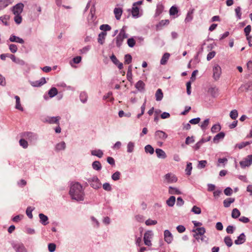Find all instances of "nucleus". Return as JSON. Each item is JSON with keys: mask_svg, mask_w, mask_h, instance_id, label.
<instances>
[{"mask_svg": "<svg viewBox=\"0 0 252 252\" xmlns=\"http://www.w3.org/2000/svg\"><path fill=\"white\" fill-rule=\"evenodd\" d=\"M192 211L196 214H199L201 213V209L199 207L194 206L192 208Z\"/></svg>", "mask_w": 252, "mask_h": 252, "instance_id": "nucleus-62", "label": "nucleus"}, {"mask_svg": "<svg viewBox=\"0 0 252 252\" xmlns=\"http://www.w3.org/2000/svg\"><path fill=\"white\" fill-rule=\"evenodd\" d=\"M32 210L31 208V207H28L26 210L27 215L28 216V217L30 219L32 218Z\"/></svg>", "mask_w": 252, "mask_h": 252, "instance_id": "nucleus-60", "label": "nucleus"}, {"mask_svg": "<svg viewBox=\"0 0 252 252\" xmlns=\"http://www.w3.org/2000/svg\"><path fill=\"white\" fill-rule=\"evenodd\" d=\"M120 173L118 171L115 172L112 176V178L114 181L118 180L120 179Z\"/></svg>", "mask_w": 252, "mask_h": 252, "instance_id": "nucleus-56", "label": "nucleus"}, {"mask_svg": "<svg viewBox=\"0 0 252 252\" xmlns=\"http://www.w3.org/2000/svg\"><path fill=\"white\" fill-rule=\"evenodd\" d=\"M9 20V16L8 15H3L0 17V20L4 25H8V21Z\"/></svg>", "mask_w": 252, "mask_h": 252, "instance_id": "nucleus-37", "label": "nucleus"}, {"mask_svg": "<svg viewBox=\"0 0 252 252\" xmlns=\"http://www.w3.org/2000/svg\"><path fill=\"white\" fill-rule=\"evenodd\" d=\"M170 54L168 53H165L163 54V55L162 57V58L160 60V64L162 65H165L166 64L168 60L169 59L170 57Z\"/></svg>", "mask_w": 252, "mask_h": 252, "instance_id": "nucleus-26", "label": "nucleus"}, {"mask_svg": "<svg viewBox=\"0 0 252 252\" xmlns=\"http://www.w3.org/2000/svg\"><path fill=\"white\" fill-rule=\"evenodd\" d=\"M12 3V0H0V10L5 8Z\"/></svg>", "mask_w": 252, "mask_h": 252, "instance_id": "nucleus-18", "label": "nucleus"}, {"mask_svg": "<svg viewBox=\"0 0 252 252\" xmlns=\"http://www.w3.org/2000/svg\"><path fill=\"white\" fill-rule=\"evenodd\" d=\"M66 145L64 142L62 141L60 143H58L55 147V149L57 151L63 150L65 148Z\"/></svg>", "mask_w": 252, "mask_h": 252, "instance_id": "nucleus-31", "label": "nucleus"}, {"mask_svg": "<svg viewBox=\"0 0 252 252\" xmlns=\"http://www.w3.org/2000/svg\"><path fill=\"white\" fill-rule=\"evenodd\" d=\"M230 117L233 120H235L238 117V112L236 110H233L230 113Z\"/></svg>", "mask_w": 252, "mask_h": 252, "instance_id": "nucleus-49", "label": "nucleus"}, {"mask_svg": "<svg viewBox=\"0 0 252 252\" xmlns=\"http://www.w3.org/2000/svg\"><path fill=\"white\" fill-rule=\"evenodd\" d=\"M232 189L230 188H226L224 190V193L226 195H230L232 193Z\"/></svg>", "mask_w": 252, "mask_h": 252, "instance_id": "nucleus-64", "label": "nucleus"}, {"mask_svg": "<svg viewBox=\"0 0 252 252\" xmlns=\"http://www.w3.org/2000/svg\"><path fill=\"white\" fill-rule=\"evenodd\" d=\"M145 151L146 153L153 154L154 153V149L150 145H147L145 147Z\"/></svg>", "mask_w": 252, "mask_h": 252, "instance_id": "nucleus-39", "label": "nucleus"}, {"mask_svg": "<svg viewBox=\"0 0 252 252\" xmlns=\"http://www.w3.org/2000/svg\"><path fill=\"white\" fill-rule=\"evenodd\" d=\"M252 164V155H248L240 162V165L242 168L250 166Z\"/></svg>", "mask_w": 252, "mask_h": 252, "instance_id": "nucleus-5", "label": "nucleus"}, {"mask_svg": "<svg viewBox=\"0 0 252 252\" xmlns=\"http://www.w3.org/2000/svg\"><path fill=\"white\" fill-rule=\"evenodd\" d=\"M156 153L157 154V157L159 158L164 159L167 157L165 152L161 149H156Z\"/></svg>", "mask_w": 252, "mask_h": 252, "instance_id": "nucleus-24", "label": "nucleus"}, {"mask_svg": "<svg viewBox=\"0 0 252 252\" xmlns=\"http://www.w3.org/2000/svg\"><path fill=\"white\" fill-rule=\"evenodd\" d=\"M46 83L44 77L41 78L39 80L31 82V84L33 87H40Z\"/></svg>", "mask_w": 252, "mask_h": 252, "instance_id": "nucleus-14", "label": "nucleus"}, {"mask_svg": "<svg viewBox=\"0 0 252 252\" xmlns=\"http://www.w3.org/2000/svg\"><path fill=\"white\" fill-rule=\"evenodd\" d=\"M221 129V126L219 124H216L213 126L211 128V131L213 133H216L219 131Z\"/></svg>", "mask_w": 252, "mask_h": 252, "instance_id": "nucleus-45", "label": "nucleus"}, {"mask_svg": "<svg viewBox=\"0 0 252 252\" xmlns=\"http://www.w3.org/2000/svg\"><path fill=\"white\" fill-rule=\"evenodd\" d=\"M209 119H206L201 125V127L202 129H205L209 125Z\"/></svg>", "mask_w": 252, "mask_h": 252, "instance_id": "nucleus-57", "label": "nucleus"}, {"mask_svg": "<svg viewBox=\"0 0 252 252\" xmlns=\"http://www.w3.org/2000/svg\"><path fill=\"white\" fill-rule=\"evenodd\" d=\"M100 29L103 32H106L111 30V27L107 24H103L100 26Z\"/></svg>", "mask_w": 252, "mask_h": 252, "instance_id": "nucleus-41", "label": "nucleus"}, {"mask_svg": "<svg viewBox=\"0 0 252 252\" xmlns=\"http://www.w3.org/2000/svg\"><path fill=\"white\" fill-rule=\"evenodd\" d=\"M20 145L24 148H27L28 146V142L24 139H21L19 141Z\"/></svg>", "mask_w": 252, "mask_h": 252, "instance_id": "nucleus-54", "label": "nucleus"}, {"mask_svg": "<svg viewBox=\"0 0 252 252\" xmlns=\"http://www.w3.org/2000/svg\"><path fill=\"white\" fill-rule=\"evenodd\" d=\"M80 98L81 101L82 102H83V103L86 102L87 101V98H88L87 94L84 92L81 93L80 94Z\"/></svg>", "mask_w": 252, "mask_h": 252, "instance_id": "nucleus-48", "label": "nucleus"}, {"mask_svg": "<svg viewBox=\"0 0 252 252\" xmlns=\"http://www.w3.org/2000/svg\"><path fill=\"white\" fill-rule=\"evenodd\" d=\"M135 88L140 92H143L145 90V84L141 80L138 81L135 85Z\"/></svg>", "mask_w": 252, "mask_h": 252, "instance_id": "nucleus-22", "label": "nucleus"}, {"mask_svg": "<svg viewBox=\"0 0 252 252\" xmlns=\"http://www.w3.org/2000/svg\"><path fill=\"white\" fill-rule=\"evenodd\" d=\"M127 43L129 47H133L136 43V41L133 37L129 38L127 40Z\"/></svg>", "mask_w": 252, "mask_h": 252, "instance_id": "nucleus-44", "label": "nucleus"}, {"mask_svg": "<svg viewBox=\"0 0 252 252\" xmlns=\"http://www.w3.org/2000/svg\"><path fill=\"white\" fill-rule=\"evenodd\" d=\"M153 236V233L152 231H146L144 235V244L146 246H152L151 239Z\"/></svg>", "mask_w": 252, "mask_h": 252, "instance_id": "nucleus-9", "label": "nucleus"}, {"mask_svg": "<svg viewBox=\"0 0 252 252\" xmlns=\"http://www.w3.org/2000/svg\"><path fill=\"white\" fill-rule=\"evenodd\" d=\"M56 245L54 243H50L48 245V250L50 252H53L56 249Z\"/></svg>", "mask_w": 252, "mask_h": 252, "instance_id": "nucleus-59", "label": "nucleus"}, {"mask_svg": "<svg viewBox=\"0 0 252 252\" xmlns=\"http://www.w3.org/2000/svg\"><path fill=\"white\" fill-rule=\"evenodd\" d=\"M134 147V144L132 142H129L127 144V152L131 153L133 152Z\"/></svg>", "mask_w": 252, "mask_h": 252, "instance_id": "nucleus-51", "label": "nucleus"}, {"mask_svg": "<svg viewBox=\"0 0 252 252\" xmlns=\"http://www.w3.org/2000/svg\"><path fill=\"white\" fill-rule=\"evenodd\" d=\"M216 55V53L215 51H212L211 52H210L208 54L207 56V59L208 61H210L212 58H213Z\"/></svg>", "mask_w": 252, "mask_h": 252, "instance_id": "nucleus-63", "label": "nucleus"}, {"mask_svg": "<svg viewBox=\"0 0 252 252\" xmlns=\"http://www.w3.org/2000/svg\"><path fill=\"white\" fill-rule=\"evenodd\" d=\"M175 201V197L174 196H171L166 201V203L169 206L172 207L174 205Z\"/></svg>", "mask_w": 252, "mask_h": 252, "instance_id": "nucleus-35", "label": "nucleus"}, {"mask_svg": "<svg viewBox=\"0 0 252 252\" xmlns=\"http://www.w3.org/2000/svg\"><path fill=\"white\" fill-rule=\"evenodd\" d=\"M128 37L124 29H122L118 35L115 38L116 44L118 47H121L124 40Z\"/></svg>", "mask_w": 252, "mask_h": 252, "instance_id": "nucleus-4", "label": "nucleus"}, {"mask_svg": "<svg viewBox=\"0 0 252 252\" xmlns=\"http://www.w3.org/2000/svg\"><path fill=\"white\" fill-rule=\"evenodd\" d=\"M24 5L22 3H19L14 6L12 8V11L13 14L15 15L14 20L17 24H20L22 21V17L21 13L23 11Z\"/></svg>", "mask_w": 252, "mask_h": 252, "instance_id": "nucleus-2", "label": "nucleus"}, {"mask_svg": "<svg viewBox=\"0 0 252 252\" xmlns=\"http://www.w3.org/2000/svg\"><path fill=\"white\" fill-rule=\"evenodd\" d=\"M169 193L170 194H181V191L176 188L170 187L169 188Z\"/></svg>", "mask_w": 252, "mask_h": 252, "instance_id": "nucleus-30", "label": "nucleus"}, {"mask_svg": "<svg viewBox=\"0 0 252 252\" xmlns=\"http://www.w3.org/2000/svg\"><path fill=\"white\" fill-rule=\"evenodd\" d=\"M178 12V9L177 7L174 6H172L169 10V13L171 16L177 14Z\"/></svg>", "mask_w": 252, "mask_h": 252, "instance_id": "nucleus-46", "label": "nucleus"}, {"mask_svg": "<svg viewBox=\"0 0 252 252\" xmlns=\"http://www.w3.org/2000/svg\"><path fill=\"white\" fill-rule=\"evenodd\" d=\"M106 35L107 33L106 32H100L98 36V42L99 44L102 45L104 43Z\"/></svg>", "mask_w": 252, "mask_h": 252, "instance_id": "nucleus-21", "label": "nucleus"}, {"mask_svg": "<svg viewBox=\"0 0 252 252\" xmlns=\"http://www.w3.org/2000/svg\"><path fill=\"white\" fill-rule=\"evenodd\" d=\"M251 143H252L251 141V142H249V141L242 142L240 143L236 144L235 145L234 148L235 149L241 150V149L245 148V147L250 145Z\"/></svg>", "mask_w": 252, "mask_h": 252, "instance_id": "nucleus-23", "label": "nucleus"}, {"mask_svg": "<svg viewBox=\"0 0 252 252\" xmlns=\"http://www.w3.org/2000/svg\"><path fill=\"white\" fill-rule=\"evenodd\" d=\"M235 201L234 198H228L223 201V206L227 208L230 206L231 204Z\"/></svg>", "mask_w": 252, "mask_h": 252, "instance_id": "nucleus-29", "label": "nucleus"}, {"mask_svg": "<svg viewBox=\"0 0 252 252\" xmlns=\"http://www.w3.org/2000/svg\"><path fill=\"white\" fill-rule=\"evenodd\" d=\"M232 217L234 219L238 218L240 215V212L237 209H234L232 212Z\"/></svg>", "mask_w": 252, "mask_h": 252, "instance_id": "nucleus-43", "label": "nucleus"}, {"mask_svg": "<svg viewBox=\"0 0 252 252\" xmlns=\"http://www.w3.org/2000/svg\"><path fill=\"white\" fill-rule=\"evenodd\" d=\"M164 240L168 243H171L173 240V237L170 232L167 230H165L164 232Z\"/></svg>", "mask_w": 252, "mask_h": 252, "instance_id": "nucleus-16", "label": "nucleus"}, {"mask_svg": "<svg viewBox=\"0 0 252 252\" xmlns=\"http://www.w3.org/2000/svg\"><path fill=\"white\" fill-rule=\"evenodd\" d=\"M9 41L13 42H17L21 44L24 43V40L18 36L14 35H11L9 39Z\"/></svg>", "mask_w": 252, "mask_h": 252, "instance_id": "nucleus-17", "label": "nucleus"}, {"mask_svg": "<svg viewBox=\"0 0 252 252\" xmlns=\"http://www.w3.org/2000/svg\"><path fill=\"white\" fill-rule=\"evenodd\" d=\"M246 241V236L244 233L241 234L235 240L234 243L236 245H240L244 243Z\"/></svg>", "mask_w": 252, "mask_h": 252, "instance_id": "nucleus-20", "label": "nucleus"}, {"mask_svg": "<svg viewBox=\"0 0 252 252\" xmlns=\"http://www.w3.org/2000/svg\"><path fill=\"white\" fill-rule=\"evenodd\" d=\"M156 138L161 140H165L167 137V134L161 130H158L155 133Z\"/></svg>", "mask_w": 252, "mask_h": 252, "instance_id": "nucleus-15", "label": "nucleus"}, {"mask_svg": "<svg viewBox=\"0 0 252 252\" xmlns=\"http://www.w3.org/2000/svg\"><path fill=\"white\" fill-rule=\"evenodd\" d=\"M103 188L107 191H110L112 189L109 183H106L103 185Z\"/></svg>", "mask_w": 252, "mask_h": 252, "instance_id": "nucleus-61", "label": "nucleus"}, {"mask_svg": "<svg viewBox=\"0 0 252 252\" xmlns=\"http://www.w3.org/2000/svg\"><path fill=\"white\" fill-rule=\"evenodd\" d=\"M164 6L161 3H158L157 5L155 16H158L163 11Z\"/></svg>", "mask_w": 252, "mask_h": 252, "instance_id": "nucleus-25", "label": "nucleus"}, {"mask_svg": "<svg viewBox=\"0 0 252 252\" xmlns=\"http://www.w3.org/2000/svg\"><path fill=\"white\" fill-rule=\"evenodd\" d=\"M163 95L162 90L160 89H158L155 94L156 100L157 101L161 100L163 98Z\"/></svg>", "mask_w": 252, "mask_h": 252, "instance_id": "nucleus-32", "label": "nucleus"}, {"mask_svg": "<svg viewBox=\"0 0 252 252\" xmlns=\"http://www.w3.org/2000/svg\"><path fill=\"white\" fill-rule=\"evenodd\" d=\"M192 164L190 162H189L187 163V167L186 168V174L188 175H190L191 174V170H192Z\"/></svg>", "mask_w": 252, "mask_h": 252, "instance_id": "nucleus-47", "label": "nucleus"}, {"mask_svg": "<svg viewBox=\"0 0 252 252\" xmlns=\"http://www.w3.org/2000/svg\"><path fill=\"white\" fill-rule=\"evenodd\" d=\"M194 224V227L192 230L193 232H194L193 236L196 239L198 240L200 236H202L205 233V230L204 228L200 227L202 225L200 222H195Z\"/></svg>", "mask_w": 252, "mask_h": 252, "instance_id": "nucleus-3", "label": "nucleus"}, {"mask_svg": "<svg viewBox=\"0 0 252 252\" xmlns=\"http://www.w3.org/2000/svg\"><path fill=\"white\" fill-rule=\"evenodd\" d=\"M15 98L16 99V106H15V108L17 109H18L20 111H23V108L20 103V97L17 96V95H16L15 96Z\"/></svg>", "mask_w": 252, "mask_h": 252, "instance_id": "nucleus-33", "label": "nucleus"}, {"mask_svg": "<svg viewBox=\"0 0 252 252\" xmlns=\"http://www.w3.org/2000/svg\"><path fill=\"white\" fill-rule=\"evenodd\" d=\"M127 79L128 81L132 82V74L131 66H129L126 74Z\"/></svg>", "mask_w": 252, "mask_h": 252, "instance_id": "nucleus-42", "label": "nucleus"}, {"mask_svg": "<svg viewBox=\"0 0 252 252\" xmlns=\"http://www.w3.org/2000/svg\"><path fill=\"white\" fill-rule=\"evenodd\" d=\"M177 177L173 173H169L164 176V182L167 183H173L177 181Z\"/></svg>", "mask_w": 252, "mask_h": 252, "instance_id": "nucleus-7", "label": "nucleus"}, {"mask_svg": "<svg viewBox=\"0 0 252 252\" xmlns=\"http://www.w3.org/2000/svg\"><path fill=\"white\" fill-rule=\"evenodd\" d=\"M213 78L215 80H218L221 74V67L218 65H215L213 68Z\"/></svg>", "mask_w": 252, "mask_h": 252, "instance_id": "nucleus-10", "label": "nucleus"}, {"mask_svg": "<svg viewBox=\"0 0 252 252\" xmlns=\"http://www.w3.org/2000/svg\"><path fill=\"white\" fill-rule=\"evenodd\" d=\"M132 61V57L129 54H126L125 56V63L126 64L130 63Z\"/></svg>", "mask_w": 252, "mask_h": 252, "instance_id": "nucleus-53", "label": "nucleus"}, {"mask_svg": "<svg viewBox=\"0 0 252 252\" xmlns=\"http://www.w3.org/2000/svg\"><path fill=\"white\" fill-rule=\"evenodd\" d=\"M91 154L93 156L98 158H101L103 155L102 151L100 150H94L91 151Z\"/></svg>", "mask_w": 252, "mask_h": 252, "instance_id": "nucleus-34", "label": "nucleus"}, {"mask_svg": "<svg viewBox=\"0 0 252 252\" xmlns=\"http://www.w3.org/2000/svg\"><path fill=\"white\" fill-rule=\"evenodd\" d=\"M88 182L94 189H97L101 187V183L96 176H94L89 179Z\"/></svg>", "mask_w": 252, "mask_h": 252, "instance_id": "nucleus-6", "label": "nucleus"}, {"mask_svg": "<svg viewBox=\"0 0 252 252\" xmlns=\"http://www.w3.org/2000/svg\"><path fill=\"white\" fill-rule=\"evenodd\" d=\"M225 134L224 132H221L217 134L214 138V141H219L220 139H222L224 137Z\"/></svg>", "mask_w": 252, "mask_h": 252, "instance_id": "nucleus-40", "label": "nucleus"}, {"mask_svg": "<svg viewBox=\"0 0 252 252\" xmlns=\"http://www.w3.org/2000/svg\"><path fill=\"white\" fill-rule=\"evenodd\" d=\"M22 136L31 141L37 139L36 135L31 132H23L22 134Z\"/></svg>", "mask_w": 252, "mask_h": 252, "instance_id": "nucleus-12", "label": "nucleus"}, {"mask_svg": "<svg viewBox=\"0 0 252 252\" xmlns=\"http://www.w3.org/2000/svg\"><path fill=\"white\" fill-rule=\"evenodd\" d=\"M93 168L96 170H99L101 168V164L98 161H95L93 163Z\"/></svg>", "mask_w": 252, "mask_h": 252, "instance_id": "nucleus-38", "label": "nucleus"}, {"mask_svg": "<svg viewBox=\"0 0 252 252\" xmlns=\"http://www.w3.org/2000/svg\"><path fill=\"white\" fill-rule=\"evenodd\" d=\"M169 24V20H161L157 25V28L158 29H160L162 27L164 26L168 25Z\"/></svg>", "mask_w": 252, "mask_h": 252, "instance_id": "nucleus-28", "label": "nucleus"}, {"mask_svg": "<svg viewBox=\"0 0 252 252\" xmlns=\"http://www.w3.org/2000/svg\"><path fill=\"white\" fill-rule=\"evenodd\" d=\"M132 16L134 18H137L142 15V10H140V8L138 6H135V4L132 5V7L131 10Z\"/></svg>", "mask_w": 252, "mask_h": 252, "instance_id": "nucleus-11", "label": "nucleus"}, {"mask_svg": "<svg viewBox=\"0 0 252 252\" xmlns=\"http://www.w3.org/2000/svg\"><path fill=\"white\" fill-rule=\"evenodd\" d=\"M222 194V190L220 189L215 190L213 192V196L215 198H218Z\"/></svg>", "mask_w": 252, "mask_h": 252, "instance_id": "nucleus-55", "label": "nucleus"}, {"mask_svg": "<svg viewBox=\"0 0 252 252\" xmlns=\"http://www.w3.org/2000/svg\"><path fill=\"white\" fill-rule=\"evenodd\" d=\"M61 119V117L59 116L48 117L46 119V122L50 124H56L59 125V121Z\"/></svg>", "mask_w": 252, "mask_h": 252, "instance_id": "nucleus-13", "label": "nucleus"}, {"mask_svg": "<svg viewBox=\"0 0 252 252\" xmlns=\"http://www.w3.org/2000/svg\"><path fill=\"white\" fill-rule=\"evenodd\" d=\"M58 94V90L57 89L53 87L48 92V94L50 97H53L55 96L56 95H57Z\"/></svg>", "mask_w": 252, "mask_h": 252, "instance_id": "nucleus-36", "label": "nucleus"}, {"mask_svg": "<svg viewBox=\"0 0 252 252\" xmlns=\"http://www.w3.org/2000/svg\"><path fill=\"white\" fill-rule=\"evenodd\" d=\"M207 164V161L205 160H200L199 161L198 167L199 168H204Z\"/></svg>", "mask_w": 252, "mask_h": 252, "instance_id": "nucleus-58", "label": "nucleus"}, {"mask_svg": "<svg viewBox=\"0 0 252 252\" xmlns=\"http://www.w3.org/2000/svg\"><path fill=\"white\" fill-rule=\"evenodd\" d=\"M114 13L117 20H119L123 13V9L121 7H116L114 10Z\"/></svg>", "mask_w": 252, "mask_h": 252, "instance_id": "nucleus-19", "label": "nucleus"}, {"mask_svg": "<svg viewBox=\"0 0 252 252\" xmlns=\"http://www.w3.org/2000/svg\"><path fill=\"white\" fill-rule=\"evenodd\" d=\"M11 245L16 252H27L25 247L21 243L12 242Z\"/></svg>", "mask_w": 252, "mask_h": 252, "instance_id": "nucleus-8", "label": "nucleus"}, {"mask_svg": "<svg viewBox=\"0 0 252 252\" xmlns=\"http://www.w3.org/2000/svg\"><path fill=\"white\" fill-rule=\"evenodd\" d=\"M224 242L225 244L229 247H231L232 245V241L230 237L227 236L224 238Z\"/></svg>", "mask_w": 252, "mask_h": 252, "instance_id": "nucleus-50", "label": "nucleus"}, {"mask_svg": "<svg viewBox=\"0 0 252 252\" xmlns=\"http://www.w3.org/2000/svg\"><path fill=\"white\" fill-rule=\"evenodd\" d=\"M193 13H194L193 9L190 10L188 12V13L187 15V16L186 17V19H185V22L186 23L189 22L192 20L193 17Z\"/></svg>", "mask_w": 252, "mask_h": 252, "instance_id": "nucleus-27", "label": "nucleus"}, {"mask_svg": "<svg viewBox=\"0 0 252 252\" xmlns=\"http://www.w3.org/2000/svg\"><path fill=\"white\" fill-rule=\"evenodd\" d=\"M9 49L12 53H14L17 51L18 47L16 45L11 44L9 45Z\"/></svg>", "mask_w": 252, "mask_h": 252, "instance_id": "nucleus-52", "label": "nucleus"}, {"mask_svg": "<svg viewBox=\"0 0 252 252\" xmlns=\"http://www.w3.org/2000/svg\"><path fill=\"white\" fill-rule=\"evenodd\" d=\"M69 194L73 200L77 201H82L84 200L85 196L84 189L78 182L71 183Z\"/></svg>", "mask_w": 252, "mask_h": 252, "instance_id": "nucleus-1", "label": "nucleus"}]
</instances>
